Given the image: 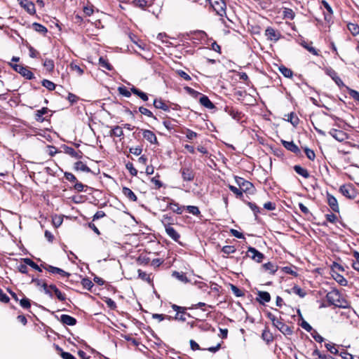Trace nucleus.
Here are the masks:
<instances>
[{"instance_id":"42","label":"nucleus","mask_w":359,"mask_h":359,"mask_svg":"<svg viewBox=\"0 0 359 359\" xmlns=\"http://www.w3.org/2000/svg\"><path fill=\"white\" fill-rule=\"evenodd\" d=\"M138 111L140 113H141L142 114H143L147 117L153 118L155 120L156 119V117L154 115V114L149 109H147L146 107H140L138 109Z\"/></svg>"},{"instance_id":"44","label":"nucleus","mask_w":359,"mask_h":359,"mask_svg":"<svg viewBox=\"0 0 359 359\" xmlns=\"http://www.w3.org/2000/svg\"><path fill=\"white\" fill-rule=\"evenodd\" d=\"M347 27L348 30L353 36H355L359 34V26L357 24L349 23L348 24Z\"/></svg>"},{"instance_id":"52","label":"nucleus","mask_w":359,"mask_h":359,"mask_svg":"<svg viewBox=\"0 0 359 359\" xmlns=\"http://www.w3.org/2000/svg\"><path fill=\"white\" fill-rule=\"evenodd\" d=\"M229 189L236 195L238 198H241L243 196V191L239 188H237L233 185H229Z\"/></svg>"},{"instance_id":"34","label":"nucleus","mask_w":359,"mask_h":359,"mask_svg":"<svg viewBox=\"0 0 359 359\" xmlns=\"http://www.w3.org/2000/svg\"><path fill=\"white\" fill-rule=\"evenodd\" d=\"M262 266L265 269V271H268L272 274L275 273L278 270L277 265L270 262L264 264Z\"/></svg>"},{"instance_id":"15","label":"nucleus","mask_w":359,"mask_h":359,"mask_svg":"<svg viewBox=\"0 0 359 359\" xmlns=\"http://www.w3.org/2000/svg\"><path fill=\"white\" fill-rule=\"evenodd\" d=\"M327 201L329 206L330 208L336 212H338L339 211V208L338 205V202L337 198L331 195L330 194H327Z\"/></svg>"},{"instance_id":"62","label":"nucleus","mask_w":359,"mask_h":359,"mask_svg":"<svg viewBox=\"0 0 359 359\" xmlns=\"http://www.w3.org/2000/svg\"><path fill=\"white\" fill-rule=\"evenodd\" d=\"M304 151H305L306 156H307V158L309 160L313 161L315 159L316 154H315L313 150L306 147V148H305Z\"/></svg>"},{"instance_id":"32","label":"nucleus","mask_w":359,"mask_h":359,"mask_svg":"<svg viewBox=\"0 0 359 359\" xmlns=\"http://www.w3.org/2000/svg\"><path fill=\"white\" fill-rule=\"evenodd\" d=\"M278 69H279L280 72L286 78L290 79L293 76L292 71L284 65L280 66Z\"/></svg>"},{"instance_id":"56","label":"nucleus","mask_w":359,"mask_h":359,"mask_svg":"<svg viewBox=\"0 0 359 359\" xmlns=\"http://www.w3.org/2000/svg\"><path fill=\"white\" fill-rule=\"evenodd\" d=\"M118 90L119 93L126 97L131 96V90L129 91L125 86L118 87Z\"/></svg>"},{"instance_id":"45","label":"nucleus","mask_w":359,"mask_h":359,"mask_svg":"<svg viewBox=\"0 0 359 359\" xmlns=\"http://www.w3.org/2000/svg\"><path fill=\"white\" fill-rule=\"evenodd\" d=\"M41 84L43 87L47 88L48 90H53L55 88V84L47 79H43L41 81Z\"/></svg>"},{"instance_id":"33","label":"nucleus","mask_w":359,"mask_h":359,"mask_svg":"<svg viewBox=\"0 0 359 359\" xmlns=\"http://www.w3.org/2000/svg\"><path fill=\"white\" fill-rule=\"evenodd\" d=\"M109 135L111 137L116 136V137H122L123 136V131L121 126H114L110 131Z\"/></svg>"},{"instance_id":"7","label":"nucleus","mask_w":359,"mask_h":359,"mask_svg":"<svg viewBox=\"0 0 359 359\" xmlns=\"http://www.w3.org/2000/svg\"><path fill=\"white\" fill-rule=\"evenodd\" d=\"M247 256L258 263L262 262L264 259V255L252 247L248 248Z\"/></svg>"},{"instance_id":"47","label":"nucleus","mask_w":359,"mask_h":359,"mask_svg":"<svg viewBox=\"0 0 359 359\" xmlns=\"http://www.w3.org/2000/svg\"><path fill=\"white\" fill-rule=\"evenodd\" d=\"M24 262L26 264L31 266L32 268H33L34 269L37 270L39 271H41V267L38 264H36L34 262H33L32 259H30L29 258H25V259H24Z\"/></svg>"},{"instance_id":"27","label":"nucleus","mask_w":359,"mask_h":359,"mask_svg":"<svg viewBox=\"0 0 359 359\" xmlns=\"http://www.w3.org/2000/svg\"><path fill=\"white\" fill-rule=\"evenodd\" d=\"M131 92L135 94V95L138 96L140 98H141L143 101H147L149 100V97L147 93L141 91L138 88L133 86L130 88Z\"/></svg>"},{"instance_id":"5","label":"nucleus","mask_w":359,"mask_h":359,"mask_svg":"<svg viewBox=\"0 0 359 359\" xmlns=\"http://www.w3.org/2000/svg\"><path fill=\"white\" fill-rule=\"evenodd\" d=\"M13 68L27 79L30 80L34 77V74L27 67L22 65H14Z\"/></svg>"},{"instance_id":"51","label":"nucleus","mask_w":359,"mask_h":359,"mask_svg":"<svg viewBox=\"0 0 359 359\" xmlns=\"http://www.w3.org/2000/svg\"><path fill=\"white\" fill-rule=\"evenodd\" d=\"M222 252L226 255L234 253L236 252V248L232 245H225L222 248Z\"/></svg>"},{"instance_id":"49","label":"nucleus","mask_w":359,"mask_h":359,"mask_svg":"<svg viewBox=\"0 0 359 359\" xmlns=\"http://www.w3.org/2000/svg\"><path fill=\"white\" fill-rule=\"evenodd\" d=\"M133 5L141 8H144L147 6V0H133L132 2Z\"/></svg>"},{"instance_id":"26","label":"nucleus","mask_w":359,"mask_h":359,"mask_svg":"<svg viewBox=\"0 0 359 359\" xmlns=\"http://www.w3.org/2000/svg\"><path fill=\"white\" fill-rule=\"evenodd\" d=\"M123 195L131 201H136L137 198L135 193L128 187H123L122 189Z\"/></svg>"},{"instance_id":"50","label":"nucleus","mask_w":359,"mask_h":359,"mask_svg":"<svg viewBox=\"0 0 359 359\" xmlns=\"http://www.w3.org/2000/svg\"><path fill=\"white\" fill-rule=\"evenodd\" d=\"M311 355L314 359H327L326 355L321 353L318 348L313 350Z\"/></svg>"},{"instance_id":"53","label":"nucleus","mask_w":359,"mask_h":359,"mask_svg":"<svg viewBox=\"0 0 359 359\" xmlns=\"http://www.w3.org/2000/svg\"><path fill=\"white\" fill-rule=\"evenodd\" d=\"M335 280L342 286H346L348 284L347 280L341 275L337 274L334 277Z\"/></svg>"},{"instance_id":"60","label":"nucleus","mask_w":359,"mask_h":359,"mask_svg":"<svg viewBox=\"0 0 359 359\" xmlns=\"http://www.w3.org/2000/svg\"><path fill=\"white\" fill-rule=\"evenodd\" d=\"M325 346L331 353L337 354L338 350L334 344L332 343H327L325 344Z\"/></svg>"},{"instance_id":"63","label":"nucleus","mask_w":359,"mask_h":359,"mask_svg":"<svg viewBox=\"0 0 359 359\" xmlns=\"http://www.w3.org/2000/svg\"><path fill=\"white\" fill-rule=\"evenodd\" d=\"M300 326L304 329L305 330H306L307 332H313V330H314L313 329V327L309 325V323H307L306 320H304V319H302V323H300Z\"/></svg>"},{"instance_id":"38","label":"nucleus","mask_w":359,"mask_h":359,"mask_svg":"<svg viewBox=\"0 0 359 359\" xmlns=\"http://www.w3.org/2000/svg\"><path fill=\"white\" fill-rule=\"evenodd\" d=\"M287 117V121L290 122L293 126H297L299 124V120L294 112L288 114Z\"/></svg>"},{"instance_id":"46","label":"nucleus","mask_w":359,"mask_h":359,"mask_svg":"<svg viewBox=\"0 0 359 359\" xmlns=\"http://www.w3.org/2000/svg\"><path fill=\"white\" fill-rule=\"evenodd\" d=\"M231 290L236 297H241L245 295L244 292L236 285L231 284Z\"/></svg>"},{"instance_id":"3","label":"nucleus","mask_w":359,"mask_h":359,"mask_svg":"<svg viewBox=\"0 0 359 359\" xmlns=\"http://www.w3.org/2000/svg\"><path fill=\"white\" fill-rule=\"evenodd\" d=\"M236 182L243 192L250 193L254 189L253 184L243 177H236Z\"/></svg>"},{"instance_id":"14","label":"nucleus","mask_w":359,"mask_h":359,"mask_svg":"<svg viewBox=\"0 0 359 359\" xmlns=\"http://www.w3.org/2000/svg\"><path fill=\"white\" fill-rule=\"evenodd\" d=\"M143 137L151 144H158L157 137L154 132L149 130H142Z\"/></svg>"},{"instance_id":"55","label":"nucleus","mask_w":359,"mask_h":359,"mask_svg":"<svg viewBox=\"0 0 359 359\" xmlns=\"http://www.w3.org/2000/svg\"><path fill=\"white\" fill-rule=\"evenodd\" d=\"M138 276L142 280H145L148 283L151 282L150 276L147 274L146 272L142 271L141 269L138 270Z\"/></svg>"},{"instance_id":"41","label":"nucleus","mask_w":359,"mask_h":359,"mask_svg":"<svg viewBox=\"0 0 359 359\" xmlns=\"http://www.w3.org/2000/svg\"><path fill=\"white\" fill-rule=\"evenodd\" d=\"M172 276L178 279L179 280L183 282V283H187L189 282L188 278L187 277L186 274L178 271H173L172 272Z\"/></svg>"},{"instance_id":"16","label":"nucleus","mask_w":359,"mask_h":359,"mask_svg":"<svg viewBox=\"0 0 359 359\" xmlns=\"http://www.w3.org/2000/svg\"><path fill=\"white\" fill-rule=\"evenodd\" d=\"M282 144L285 149L288 151H292L296 154L300 153L299 148L294 143V142H288L285 140H282Z\"/></svg>"},{"instance_id":"37","label":"nucleus","mask_w":359,"mask_h":359,"mask_svg":"<svg viewBox=\"0 0 359 359\" xmlns=\"http://www.w3.org/2000/svg\"><path fill=\"white\" fill-rule=\"evenodd\" d=\"M262 338L267 344L271 343L273 341V335H272L271 332L269 330H267V329H265L263 331V332L262 334Z\"/></svg>"},{"instance_id":"57","label":"nucleus","mask_w":359,"mask_h":359,"mask_svg":"<svg viewBox=\"0 0 359 359\" xmlns=\"http://www.w3.org/2000/svg\"><path fill=\"white\" fill-rule=\"evenodd\" d=\"M28 49H29V55L30 57L37 58L39 57V55H40L39 53L35 48H34L32 46H29Z\"/></svg>"},{"instance_id":"4","label":"nucleus","mask_w":359,"mask_h":359,"mask_svg":"<svg viewBox=\"0 0 359 359\" xmlns=\"http://www.w3.org/2000/svg\"><path fill=\"white\" fill-rule=\"evenodd\" d=\"M172 309L176 311V315L174 318L175 320H181L182 322L187 320L186 316H189L186 313V308L177 306L176 304H172L171 306Z\"/></svg>"},{"instance_id":"25","label":"nucleus","mask_w":359,"mask_h":359,"mask_svg":"<svg viewBox=\"0 0 359 359\" xmlns=\"http://www.w3.org/2000/svg\"><path fill=\"white\" fill-rule=\"evenodd\" d=\"M257 299L262 304L269 302L271 300L270 294L268 292L259 291L258 292Z\"/></svg>"},{"instance_id":"18","label":"nucleus","mask_w":359,"mask_h":359,"mask_svg":"<svg viewBox=\"0 0 359 359\" xmlns=\"http://www.w3.org/2000/svg\"><path fill=\"white\" fill-rule=\"evenodd\" d=\"M165 230L170 238L176 242L179 241L180 235L172 226L165 228Z\"/></svg>"},{"instance_id":"11","label":"nucleus","mask_w":359,"mask_h":359,"mask_svg":"<svg viewBox=\"0 0 359 359\" xmlns=\"http://www.w3.org/2000/svg\"><path fill=\"white\" fill-rule=\"evenodd\" d=\"M265 36L268 40L277 41L280 38L281 34L273 27H269L265 30Z\"/></svg>"},{"instance_id":"31","label":"nucleus","mask_w":359,"mask_h":359,"mask_svg":"<svg viewBox=\"0 0 359 359\" xmlns=\"http://www.w3.org/2000/svg\"><path fill=\"white\" fill-rule=\"evenodd\" d=\"M325 72L327 74L330 75L332 79L335 81V83L337 84V85H340L341 83H342V81L341 80V79L337 75V73L332 69H325Z\"/></svg>"},{"instance_id":"17","label":"nucleus","mask_w":359,"mask_h":359,"mask_svg":"<svg viewBox=\"0 0 359 359\" xmlns=\"http://www.w3.org/2000/svg\"><path fill=\"white\" fill-rule=\"evenodd\" d=\"M60 322L64 325L73 326L76 323V319L71 316L62 314L60 316Z\"/></svg>"},{"instance_id":"59","label":"nucleus","mask_w":359,"mask_h":359,"mask_svg":"<svg viewBox=\"0 0 359 359\" xmlns=\"http://www.w3.org/2000/svg\"><path fill=\"white\" fill-rule=\"evenodd\" d=\"M353 256L355 258V261L353 262L352 266L355 270L359 272V252H354Z\"/></svg>"},{"instance_id":"30","label":"nucleus","mask_w":359,"mask_h":359,"mask_svg":"<svg viewBox=\"0 0 359 359\" xmlns=\"http://www.w3.org/2000/svg\"><path fill=\"white\" fill-rule=\"evenodd\" d=\"M322 4L327 11V15H325V20H327L328 22H330L332 20V15L333 13L332 9L326 1H323Z\"/></svg>"},{"instance_id":"9","label":"nucleus","mask_w":359,"mask_h":359,"mask_svg":"<svg viewBox=\"0 0 359 359\" xmlns=\"http://www.w3.org/2000/svg\"><path fill=\"white\" fill-rule=\"evenodd\" d=\"M339 191L343 196L348 198H354L355 196V189L351 184H344L341 186Z\"/></svg>"},{"instance_id":"48","label":"nucleus","mask_w":359,"mask_h":359,"mask_svg":"<svg viewBox=\"0 0 359 359\" xmlns=\"http://www.w3.org/2000/svg\"><path fill=\"white\" fill-rule=\"evenodd\" d=\"M185 208L188 210V212L194 215H199L201 212L197 206L194 205H187Z\"/></svg>"},{"instance_id":"28","label":"nucleus","mask_w":359,"mask_h":359,"mask_svg":"<svg viewBox=\"0 0 359 359\" xmlns=\"http://www.w3.org/2000/svg\"><path fill=\"white\" fill-rule=\"evenodd\" d=\"M294 170L297 174H299V175L302 176L306 179L309 178L310 176L309 171L300 165H294Z\"/></svg>"},{"instance_id":"13","label":"nucleus","mask_w":359,"mask_h":359,"mask_svg":"<svg viewBox=\"0 0 359 359\" xmlns=\"http://www.w3.org/2000/svg\"><path fill=\"white\" fill-rule=\"evenodd\" d=\"M19 4L25 8L28 13L34 14L36 12L35 6L33 2L29 0H18Z\"/></svg>"},{"instance_id":"64","label":"nucleus","mask_w":359,"mask_h":359,"mask_svg":"<svg viewBox=\"0 0 359 359\" xmlns=\"http://www.w3.org/2000/svg\"><path fill=\"white\" fill-rule=\"evenodd\" d=\"M348 94L355 101H358L359 102V92L353 90V89H349L348 90Z\"/></svg>"},{"instance_id":"23","label":"nucleus","mask_w":359,"mask_h":359,"mask_svg":"<svg viewBox=\"0 0 359 359\" xmlns=\"http://www.w3.org/2000/svg\"><path fill=\"white\" fill-rule=\"evenodd\" d=\"M64 149L65 154L71 156L73 158H75L76 159H80L82 158V152L81 151H76L72 147H69L67 146H65L64 147Z\"/></svg>"},{"instance_id":"19","label":"nucleus","mask_w":359,"mask_h":359,"mask_svg":"<svg viewBox=\"0 0 359 359\" xmlns=\"http://www.w3.org/2000/svg\"><path fill=\"white\" fill-rule=\"evenodd\" d=\"M168 208H170L173 212H175L178 215H181L183 212L184 206L180 205L177 203L171 200V201L168 203Z\"/></svg>"},{"instance_id":"36","label":"nucleus","mask_w":359,"mask_h":359,"mask_svg":"<svg viewBox=\"0 0 359 359\" xmlns=\"http://www.w3.org/2000/svg\"><path fill=\"white\" fill-rule=\"evenodd\" d=\"M43 65L46 68V69L49 72H53L55 67L53 60L49 58H46L44 60Z\"/></svg>"},{"instance_id":"24","label":"nucleus","mask_w":359,"mask_h":359,"mask_svg":"<svg viewBox=\"0 0 359 359\" xmlns=\"http://www.w3.org/2000/svg\"><path fill=\"white\" fill-rule=\"evenodd\" d=\"M199 102L201 105L209 109H212L215 107L214 104L210 101L208 97L205 95H202L201 96L199 99Z\"/></svg>"},{"instance_id":"12","label":"nucleus","mask_w":359,"mask_h":359,"mask_svg":"<svg viewBox=\"0 0 359 359\" xmlns=\"http://www.w3.org/2000/svg\"><path fill=\"white\" fill-rule=\"evenodd\" d=\"M274 326L284 335H291L293 333L292 328L280 320L276 322Z\"/></svg>"},{"instance_id":"20","label":"nucleus","mask_w":359,"mask_h":359,"mask_svg":"<svg viewBox=\"0 0 359 359\" xmlns=\"http://www.w3.org/2000/svg\"><path fill=\"white\" fill-rule=\"evenodd\" d=\"M48 111L49 109L47 107H42L41 109L37 110L35 113V120L39 123L43 122L46 120L43 116L47 114Z\"/></svg>"},{"instance_id":"10","label":"nucleus","mask_w":359,"mask_h":359,"mask_svg":"<svg viewBox=\"0 0 359 359\" xmlns=\"http://www.w3.org/2000/svg\"><path fill=\"white\" fill-rule=\"evenodd\" d=\"M41 266L45 270L49 271L50 273H51L53 274L57 273V274H60L62 277H69L70 276V274L69 273L65 271L62 269H60V268H57L55 266H53L46 264H41Z\"/></svg>"},{"instance_id":"39","label":"nucleus","mask_w":359,"mask_h":359,"mask_svg":"<svg viewBox=\"0 0 359 359\" xmlns=\"http://www.w3.org/2000/svg\"><path fill=\"white\" fill-rule=\"evenodd\" d=\"M161 222L165 228L170 226L172 224L173 219L171 216L164 215L162 217Z\"/></svg>"},{"instance_id":"22","label":"nucleus","mask_w":359,"mask_h":359,"mask_svg":"<svg viewBox=\"0 0 359 359\" xmlns=\"http://www.w3.org/2000/svg\"><path fill=\"white\" fill-rule=\"evenodd\" d=\"M154 107L156 109H162L165 111H169L170 107L165 103L161 98H156L154 100Z\"/></svg>"},{"instance_id":"8","label":"nucleus","mask_w":359,"mask_h":359,"mask_svg":"<svg viewBox=\"0 0 359 359\" xmlns=\"http://www.w3.org/2000/svg\"><path fill=\"white\" fill-rule=\"evenodd\" d=\"M180 173L184 181H193L195 177L194 172L191 167H183L180 169Z\"/></svg>"},{"instance_id":"54","label":"nucleus","mask_w":359,"mask_h":359,"mask_svg":"<svg viewBox=\"0 0 359 359\" xmlns=\"http://www.w3.org/2000/svg\"><path fill=\"white\" fill-rule=\"evenodd\" d=\"M302 45L304 48H305L309 52H310L313 55H318V50L311 45L308 44L307 43H302Z\"/></svg>"},{"instance_id":"43","label":"nucleus","mask_w":359,"mask_h":359,"mask_svg":"<svg viewBox=\"0 0 359 359\" xmlns=\"http://www.w3.org/2000/svg\"><path fill=\"white\" fill-rule=\"evenodd\" d=\"M99 64H100V67H102V68H104L107 70L112 69V66L109 64L108 60L107 59L104 58L103 57H100Z\"/></svg>"},{"instance_id":"29","label":"nucleus","mask_w":359,"mask_h":359,"mask_svg":"<svg viewBox=\"0 0 359 359\" xmlns=\"http://www.w3.org/2000/svg\"><path fill=\"white\" fill-rule=\"evenodd\" d=\"M74 169L78 171H82L86 172H90V169L82 161H77L74 163Z\"/></svg>"},{"instance_id":"58","label":"nucleus","mask_w":359,"mask_h":359,"mask_svg":"<svg viewBox=\"0 0 359 359\" xmlns=\"http://www.w3.org/2000/svg\"><path fill=\"white\" fill-rule=\"evenodd\" d=\"M71 70L75 72L78 75H82L83 73V69L81 68L79 65L72 63L70 65Z\"/></svg>"},{"instance_id":"6","label":"nucleus","mask_w":359,"mask_h":359,"mask_svg":"<svg viewBox=\"0 0 359 359\" xmlns=\"http://www.w3.org/2000/svg\"><path fill=\"white\" fill-rule=\"evenodd\" d=\"M329 134L338 142H344L348 138V135L343 130L332 128Z\"/></svg>"},{"instance_id":"21","label":"nucleus","mask_w":359,"mask_h":359,"mask_svg":"<svg viewBox=\"0 0 359 359\" xmlns=\"http://www.w3.org/2000/svg\"><path fill=\"white\" fill-rule=\"evenodd\" d=\"M225 111L232 117V118L237 121H239L243 116L241 111L233 108L226 107Z\"/></svg>"},{"instance_id":"40","label":"nucleus","mask_w":359,"mask_h":359,"mask_svg":"<svg viewBox=\"0 0 359 359\" xmlns=\"http://www.w3.org/2000/svg\"><path fill=\"white\" fill-rule=\"evenodd\" d=\"M283 15L284 18L289 19V20H293L295 16L294 12L292 11V9L289 8H285L283 12Z\"/></svg>"},{"instance_id":"35","label":"nucleus","mask_w":359,"mask_h":359,"mask_svg":"<svg viewBox=\"0 0 359 359\" xmlns=\"http://www.w3.org/2000/svg\"><path fill=\"white\" fill-rule=\"evenodd\" d=\"M32 26V28L39 33L46 34L48 32L47 28L41 24L34 22Z\"/></svg>"},{"instance_id":"2","label":"nucleus","mask_w":359,"mask_h":359,"mask_svg":"<svg viewBox=\"0 0 359 359\" xmlns=\"http://www.w3.org/2000/svg\"><path fill=\"white\" fill-rule=\"evenodd\" d=\"M206 1L210 4L212 8L218 15L221 17L226 15V5L224 0H206Z\"/></svg>"},{"instance_id":"61","label":"nucleus","mask_w":359,"mask_h":359,"mask_svg":"<svg viewBox=\"0 0 359 359\" xmlns=\"http://www.w3.org/2000/svg\"><path fill=\"white\" fill-rule=\"evenodd\" d=\"M312 337L318 343H322L324 341V338L320 335L316 330H313L311 333Z\"/></svg>"},{"instance_id":"1","label":"nucleus","mask_w":359,"mask_h":359,"mask_svg":"<svg viewBox=\"0 0 359 359\" xmlns=\"http://www.w3.org/2000/svg\"><path fill=\"white\" fill-rule=\"evenodd\" d=\"M326 299L330 304L337 307L343 309L349 307L348 302L341 296L337 290H332L329 292L326 295Z\"/></svg>"}]
</instances>
